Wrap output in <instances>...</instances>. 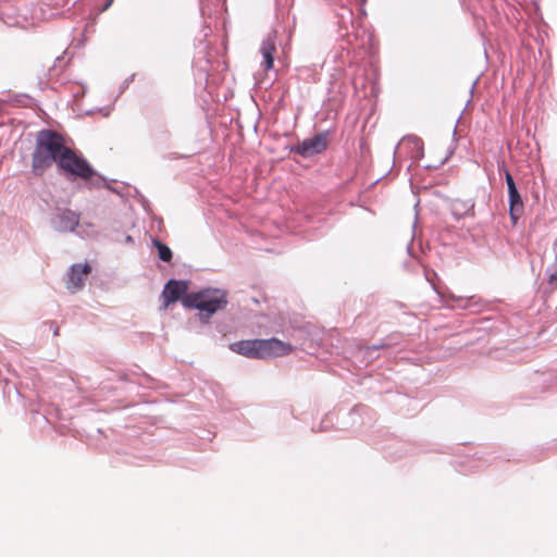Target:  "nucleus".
<instances>
[{"mask_svg":"<svg viewBox=\"0 0 557 557\" xmlns=\"http://www.w3.org/2000/svg\"><path fill=\"white\" fill-rule=\"evenodd\" d=\"M275 51L276 47L272 39L269 38L262 41L260 52L263 58L262 65L265 71H269L273 67Z\"/></svg>","mask_w":557,"mask_h":557,"instance_id":"nucleus-9","label":"nucleus"},{"mask_svg":"<svg viewBox=\"0 0 557 557\" xmlns=\"http://www.w3.org/2000/svg\"><path fill=\"white\" fill-rule=\"evenodd\" d=\"M230 349L233 352L242 355L247 358L258 359V345L257 339H246L232 343Z\"/></svg>","mask_w":557,"mask_h":557,"instance_id":"nucleus-8","label":"nucleus"},{"mask_svg":"<svg viewBox=\"0 0 557 557\" xmlns=\"http://www.w3.org/2000/svg\"><path fill=\"white\" fill-rule=\"evenodd\" d=\"M156 247L158 249L159 258L162 261L169 262L172 259V251L171 249L164 245L163 243L156 240Z\"/></svg>","mask_w":557,"mask_h":557,"instance_id":"nucleus-11","label":"nucleus"},{"mask_svg":"<svg viewBox=\"0 0 557 557\" xmlns=\"http://www.w3.org/2000/svg\"><path fill=\"white\" fill-rule=\"evenodd\" d=\"M385 347H387L386 344H381V345L376 344L375 346L370 347V349H379V348H385Z\"/></svg>","mask_w":557,"mask_h":557,"instance_id":"nucleus-14","label":"nucleus"},{"mask_svg":"<svg viewBox=\"0 0 557 557\" xmlns=\"http://www.w3.org/2000/svg\"><path fill=\"white\" fill-rule=\"evenodd\" d=\"M58 166L65 174L79 177L84 181L90 180L96 175V171L88 161L70 147L67 152L60 159Z\"/></svg>","mask_w":557,"mask_h":557,"instance_id":"nucleus-3","label":"nucleus"},{"mask_svg":"<svg viewBox=\"0 0 557 557\" xmlns=\"http://www.w3.org/2000/svg\"><path fill=\"white\" fill-rule=\"evenodd\" d=\"M90 271L91 268L88 263H77L72 265L69 272L66 288L72 293L81 290L84 287L85 280Z\"/></svg>","mask_w":557,"mask_h":557,"instance_id":"nucleus-7","label":"nucleus"},{"mask_svg":"<svg viewBox=\"0 0 557 557\" xmlns=\"http://www.w3.org/2000/svg\"><path fill=\"white\" fill-rule=\"evenodd\" d=\"M506 183H507V187H508V194L510 193H513V191H517V187H516V184H515V181H513V177L511 176V174L506 171Z\"/></svg>","mask_w":557,"mask_h":557,"instance_id":"nucleus-12","label":"nucleus"},{"mask_svg":"<svg viewBox=\"0 0 557 557\" xmlns=\"http://www.w3.org/2000/svg\"><path fill=\"white\" fill-rule=\"evenodd\" d=\"M257 345L258 359L283 357L294 351V348L290 344L285 343L276 337L269 339H257Z\"/></svg>","mask_w":557,"mask_h":557,"instance_id":"nucleus-4","label":"nucleus"},{"mask_svg":"<svg viewBox=\"0 0 557 557\" xmlns=\"http://www.w3.org/2000/svg\"><path fill=\"white\" fill-rule=\"evenodd\" d=\"M65 138L55 131L42 129L37 133L35 149L32 157V171L41 176L53 163L60 164V159L67 152Z\"/></svg>","mask_w":557,"mask_h":557,"instance_id":"nucleus-1","label":"nucleus"},{"mask_svg":"<svg viewBox=\"0 0 557 557\" xmlns=\"http://www.w3.org/2000/svg\"><path fill=\"white\" fill-rule=\"evenodd\" d=\"M509 196V214L513 223L518 221V219L523 213V201L519 194V191H513L508 194Z\"/></svg>","mask_w":557,"mask_h":557,"instance_id":"nucleus-10","label":"nucleus"},{"mask_svg":"<svg viewBox=\"0 0 557 557\" xmlns=\"http://www.w3.org/2000/svg\"><path fill=\"white\" fill-rule=\"evenodd\" d=\"M67 215L70 218V221H71V230H73L74 225L78 224V219L76 218V215L74 213H71V212H67Z\"/></svg>","mask_w":557,"mask_h":557,"instance_id":"nucleus-13","label":"nucleus"},{"mask_svg":"<svg viewBox=\"0 0 557 557\" xmlns=\"http://www.w3.org/2000/svg\"><path fill=\"white\" fill-rule=\"evenodd\" d=\"M59 334V329L54 330V335Z\"/></svg>","mask_w":557,"mask_h":557,"instance_id":"nucleus-16","label":"nucleus"},{"mask_svg":"<svg viewBox=\"0 0 557 557\" xmlns=\"http://www.w3.org/2000/svg\"><path fill=\"white\" fill-rule=\"evenodd\" d=\"M182 304L188 309H198L212 315L227 305V294L219 288H205L196 293H189L182 299Z\"/></svg>","mask_w":557,"mask_h":557,"instance_id":"nucleus-2","label":"nucleus"},{"mask_svg":"<svg viewBox=\"0 0 557 557\" xmlns=\"http://www.w3.org/2000/svg\"><path fill=\"white\" fill-rule=\"evenodd\" d=\"M327 136L325 134H318L298 144L296 152L302 157H312L324 151L327 148Z\"/></svg>","mask_w":557,"mask_h":557,"instance_id":"nucleus-6","label":"nucleus"},{"mask_svg":"<svg viewBox=\"0 0 557 557\" xmlns=\"http://www.w3.org/2000/svg\"><path fill=\"white\" fill-rule=\"evenodd\" d=\"M188 284L184 281L170 280L162 292V309H166L171 304L181 300L188 295Z\"/></svg>","mask_w":557,"mask_h":557,"instance_id":"nucleus-5","label":"nucleus"},{"mask_svg":"<svg viewBox=\"0 0 557 557\" xmlns=\"http://www.w3.org/2000/svg\"><path fill=\"white\" fill-rule=\"evenodd\" d=\"M550 282L557 283V270L550 275Z\"/></svg>","mask_w":557,"mask_h":557,"instance_id":"nucleus-15","label":"nucleus"}]
</instances>
